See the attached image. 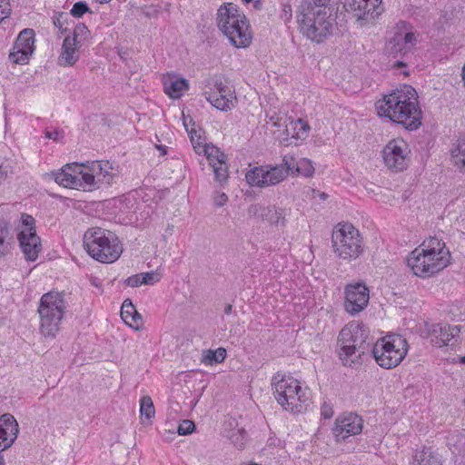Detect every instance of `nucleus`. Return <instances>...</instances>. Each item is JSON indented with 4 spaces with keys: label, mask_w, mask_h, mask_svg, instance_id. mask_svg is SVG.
<instances>
[{
    "label": "nucleus",
    "mask_w": 465,
    "mask_h": 465,
    "mask_svg": "<svg viewBox=\"0 0 465 465\" xmlns=\"http://www.w3.org/2000/svg\"><path fill=\"white\" fill-rule=\"evenodd\" d=\"M314 4L312 5L324 7L329 0H312Z\"/></svg>",
    "instance_id": "6e6d98bb"
},
{
    "label": "nucleus",
    "mask_w": 465,
    "mask_h": 465,
    "mask_svg": "<svg viewBox=\"0 0 465 465\" xmlns=\"http://www.w3.org/2000/svg\"><path fill=\"white\" fill-rule=\"evenodd\" d=\"M15 237L9 221L0 219V259L11 253Z\"/></svg>",
    "instance_id": "a878e982"
},
{
    "label": "nucleus",
    "mask_w": 465,
    "mask_h": 465,
    "mask_svg": "<svg viewBox=\"0 0 465 465\" xmlns=\"http://www.w3.org/2000/svg\"><path fill=\"white\" fill-rule=\"evenodd\" d=\"M451 153L457 165L465 166V140L460 141Z\"/></svg>",
    "instance_id": "4c0bfd02"
},
{
    "label": "nucleus",
    "mask_w": 465,
    "mask_h": 465,
    "mask_svg": "<svg viewBox=\"0 0 465 465\" xmlns=\"http://www.w3.org/2000/svg\"><path fill=\"white\" fill-rule=\"evenodd\" d=\"M244 3L249 4L252 2V0H242Z\"/></svg>",
    "instance_id": "338daca9"
},
{
    "label": "nucleus",
    "mask_w": 465,
    "mask_h": 465,
    "mask_svg": "<svg viewBox=\"0 0 465 465\" xmlns=\"http://www.w3.org/2000/svg\"><path fill=\"white\" fill-rule=\"evenodd\" d=\"M320 197H321V199L325 200L327 195H326V193H321Z\"/></svg>",
    "instance_id": "680f3d73"
},
{
    "label": "nucleus",
    "mask_w": 465,
    "mask_h": 465,
    "mask_svg": "<svg viewBox=\"0 0 465 465\" xmlns=\"http://www.w3.org/2000/svg\"><path fill=\"white\" fill-rule=\"evenodd\" d=\"M371 351L381 367L392 369L405 358L408 352V342L400 334H390L372 344Z\"/></svg>",
    "instance_id": "0eeeda50"
},
{
    "label": "nucleus",
    "mask_w": 465,
    "mask_h": 465,
    "mask_svg": "<svg viewBox=\"0 0 465 465\" xmlns=\"http://www.w3.org/2000/svg\"><path fill=\"white\" fill-rule=\"evenodd\" d=\"M331 242L336 256L344 261L356 260L363 252L362 238L351 223H340L332 232Z\"/></svg>",
    "instance_id": "1a4fd4ad"
},
{
    "label": "nucleus",
    "mask_w": 465,
    "mask_h": 465,
    "mask_svg": "<svg viewBox=\"0 0 465 465\" xmlns=\"http://www.w3.org/2000/svg\"><path fill=\"white\" fill-rule=\"evenodd\" d=\"M31 55L32 54H27V52L25 50L15 49V47H13L12 51L9 54V59L14 64H25L28 63Z\"/></svg>",
    "instance_id": "e433bc0d"
},
{
    "label": "nucleus",
    "mask_w": 465,
    "mask_h": 465,
    "mask_svg": "<svg viewBox=\"0 0 465 465\" xmlns=\"http://www.w3.org/2000/svg\"><path fill=\"white\" fill-rule=\"evenodd\" d=\"M461 76H462V80H463V83H464V85H465V64H464V66L462 68Z\"/></svg>",
    "instance_id": "052dcab7"
},
{
    "label": "nucleus",
    "mask_w": 465,
    "mask_h": 465,
    "mask_svg": "<svg viewBox=\"0 0 465 465\" xmlns=\"http://www.w3.org/2000/svg\"><path fill=\"white\" fill-rule=\"evenodd\" d=\"M142 278V273H138L133 276L128 277L125 280V283L130 287H138L143 284Z\"/></svg>",
    "instance_id": "09e8293b"
},
{
    "label": "nucleus",
    "mask_w": 465,
    "mask_h": 465,
    "mask_svg": "<svg viewBox=\"0 0 465 465\" xmlns=\"http://www.w3.org/2000/svg\"><path fill=\"white\" fill-rule=\"evenodd\" d=\"M216 20L218 28L235 47H246L251 44L252 34L248 21L236 5H222L217 11Z\"/></svg>",
    "instance_id": "39448f33"
},
{
    "label": "nucleus",
    "mask_w": 465,
    "mask_h": 465,
    "mask_svg": "<svg viewBox=\"0 0 465 465\" xmlns=\"http://www.w3.org/2000/svg\"><path fill=\"white\" fill-rule=\"evenodd\" d=\"M258 3H259V2L257 1V2L254 4V6H255V7L259 6V4H258Z\"/></svg>",
    "instance_id": "774afa93"
},
{
    "label": "nucleus",
    "mask_w": 465,
    "mask_h": 465,
    "mask_svg": "<svg viewBox=\"0 0 465 465\" xmlns=\"http://www.w3.org/2000/svg\"><path fill=\"white\" fill-rule=\"evenodd\" d=\"M232 306L231 304H226V306L224 308V313L229 315L232 313Z\"/></svg>",
    "instance_id": "13d9d810"
},
{
    "label": "nucleus",
    "mask_w": 465,
    "mask_h": 465,
    "mask_svg": "<svg viewBox=\"0 0 465 465\" xmlns=\"http://www.w3.org/2000/svg\"><path fill=\"white\" fill-rule=\"evenodd\" d=\"M99 1H100V3H108V2H110L111 0H99Z\"/></svg>",
    "instance_id": "69168bd1"
},
{
    "label": "nucleus",
    "mask_w": 465,
    "mask_h": 465,
    "mask_svg": "<svg viewBox=\"0 0 465 465\" xmlns=\"http://www.w3.org/2000/svg\"><path fill=\"white\" fill-rule=\"evenodd\" d=\"M14 169L12 159L0 156V184L14 174Z\"/></svg>",
    "instance_id": "72a5a7b5"
},
{
    "label": "nucleus",
    "mask_w": 465,
    "mask_h": 465,
    "mask_svg": "<svg viewBox=\"0 0 465 465\" xmlns=\"http://www.w3.org/2000/svg\"><path fill=\"white\" fill-rule=\"evenodd\" d=\"M213 107L220 111L227 112L232 109L237 104L234 90L219 93L208 91L205 98Z\"/></svg>",
    "instance_id": "5701e85b"
},
{
    "label": "nucleus",
    "mask_w": 465,
    "mask_h": 465,
    "mask_svg": "<svg viewBox=\"0 0 465 465\" xmlns=\"http://www.w3.org/2000/svg\"><path fill=\"white\" fill-rule=\"evenodd\" d=\"M409 146L402 139L390 141L382 151V156L386 166L395 172H401L407 168Z\"/></svg>",
    "instance_id": "4468645a"
},
{
    "label": "nucleus",
    "mask_w": 465,
    "mask_h": 465,
    "mask_svg": "<svg viewBox=\"0 0 465 465\" xmlns=\"http://www.w3.org/2000/svg\"><path fill=\"white\" fill-rule=\"evenodd\" d=\"M87 12L91 13V10L85 2H77L71 9V15L76 18L82 17Z\"/></svg>",
    "instance_id": "a19ab883"
},
{
    "label": "nucleus",
    "mask_w": 465,
    "mask_h": 465,
    "mask_svg": "<svg viewBox=\"0 0 465 465\" xmlns=\"http://www.w3.org/2000/svg\"><path fill=\"white\" fill-rule=\"evenodd\" d=\"M378 114L403 125L406 129L416 130L421 124V110L419 107L416 90L411 85L385 95L376 103Z\"/></svg>",
    "instance_id": "f257e3e1"
},
{
    "label": "nucleus",
    "mask_w": 465,
    "mask_h": 465,
    "mask_svg": "<svg viewBox=\"0 0 465 465\" xmlns=\"http://www.w3.org/2000/svg\"><path fill=\"white\" fill-rule=\"evenodd\" d=\"M140 414L141 417L151 419L155 414V409L153 400L150 396H143L140 400Z\"/></svg>",
    "instance_id": "c9c22d12"
},
{
    "label": "nucleus",
    "mask_w": 465,
    "mask_h": 465,
    "mask_svg": "<svg viewBox=\"0 0 465 465\" xmlns=\"http://www.w3.org/2000/svg\"><path fill=\"white\" fill-rule=\"evenodd\" d=\"M121 317L130 327L140 330L143 325L141 314L137 312L131 300L126 299L121 308Z\"/></svg>",
    "instance_id": "cd10ccee"
},
{
    "label": "nucleus",
    "mask_w": 465,
    "mask_h": 465,
    "mask_svg": "<svg viewBox=\"0 0 465 465\" xmlns=\"http://www.w3.org/2000/svg\"><path fill=\"white\" fill-rule=\"evenodd\" d=\"M213 173L215 175V179L222 183L223 181H226L228 177V171H227V164L226 161L220 163L218 164H213Z\"/></svg>",
    "instance_id": "ea45409f"
},
{
    "label": "nucleus",
    "mask_w": 465,
    "mask_h": 465,
    "mask_svg": "<svg viewBox=\"0 0 465 465\" xmlns=\"http://www.w3.org/2000/svg\"><path fill=\"white\" fill-rule=\"evenodd\" d=\"M90 282H91V284L93 286H94V287H96L98 289H101V287H102L100 280L98 278H96V277H92L90 279Z\"/></svg>",
    "instance_id": "5fc2aeb1"
},
{
    "label": "nucleus",
    "mask_w": 465,
    "mask_h": 465,
    "mask_svg": "<svg viewBox=\"0 0 465 465\" xmlns=\"http://www.w3.org/2000/svg\"><path fill=\"white\" fill-rule=\"evenodd\" d=\"M362 428L363 420L361 416L353 412L343 413L336 419L332 433L336 441L341 442L360 434Z\"/></svg>",
    "instance_id": "dca6fc26"
},
{
    "label": "nucleus",
    "mask_w": 465,
    "mask_h": 465,
    "mask_svg": "<svg viewBox=\"0 0 465 465\" xmlns=\"http://www.w3.org/2000/svg\"><path fill=\"white\" fill-rule=\"evenodd\" d=\"M417 44V34L408 32L403 35L396 34L390 42L391 54L397 55L398 54H405L412 50Z\"/></svg>",
    "instance_id": "4be33fe9"
},
{
    "label": "nucleus",
    "mask_w": 465,
    "mask_h": 465,
    "mask_svg": "<svg viewBox=\"0 0 465 465\" xmlns=\"http://www.w3.org/2000/svg\"><path fill=\"white\" fill-rule=\"evenodd\" d=\"M288 175L287 166L282 163V164L254 167L246 173L245 179L251 186L264 188L279 184Z\"/></svg>",
    "instance_id": "9b49d317"
},
{
    "label": "nucleus",
    "mask_w": 465,
    "mask_h": 465,
    "mask_svg": "<svg viewBox=\"0 0 465 465\" xmlns=\"http://www.w3.org/2000/svg\"><path fill=\"white\" fill-rule=\"evenodd\" d=\"M191 142L195 153L198 154L203 153L205 152V148L209 146V144H205L201 141V136L195 139L193 134H191Z\"/></svg>",
    "instance_id": "a18cd8bd"
},
{
    "label": "nucleus",
    "mask_w": 465,
    "mask_h": 465,
    "mask_svg": "<svg viewBox=\"0 0 465 465\" xmlns=\"http://www.w3.org/2000/svg\"><path fill=\"white\" fill-rule=\"evenodd\" d=\"M283 12L287 15L289 14V15L291 16V12H292V8H291V5H284L283 7Z\"/></svg>",
    "instance_id": "bf43d9fd"
},
{
    "label": "nucleus",
    "mask_w": 465,
    "mask_h": 465,
    "mask_svg": "<svg viewBox=\"0 0 465 465\" xmlns=\"http://www.w3.org/2000/svg\"><path fill=\"white\" fill-rule=\"evenodd\" d=\"M228 201V197L224 193H219L214 197V203L216 206H223Z\"/></svg>",
    "instance_id": "3c124183"
},
{
    "label": "nucleus",
    "mask_w": 465,
    "mask_h": 465,
    "mask_svg": "<svg viewBox=\"0 0 465 465\" xmlns=\"http://www.w3.org/2000/svg\"><path fill=\"white\" fill-rule=\"evenodd\" d=\"M83 242L89 255L101 262H114L123 252L122 244L115 233L100 227L87 230Z\"/></svg>",
    "instance_id": "423d86ee"
},
{
    "label": "nucleus",
    "mask_w": 465,
    "mask_h": 465,
    "mask_svg": "<svg viewBox=\"0 0 465 465\" xmlns=\"http://www.w3.org/2000/svg\"><path fill=\"white\" fill-rule=\"evenodd\" d=\"M183 125H184V127H185L186 131H187L190 134H193V129L189 130L188 126H189V124H191V123L193 122V119H192L190 116H187V117H186V116L184 115V113H183Z\"/></svg>",
    "instance_id": "864d4df0"
},
{
    "label": "nucleus",
    "mask_w": 465,
    "mask_h": 465,
    "mask_svg": "<svg viewBox=\"0 0 465 465\" xmlns=\"http://www.w3.org/2000/svg\"><path fill=\"white\" fill-rule=\"evenodd\" d=\"M273 378L272 386L275 399L278 403L286 411L291 412H302L304 404L308 401L305 392L302 391L299 381L292 377Z\"/></svg>",
    "instance_id": "9d476101"
},
{
    "label": "nucleus",
    "mask_w": 465,
    "mask_h": 465,
    "mask_svg": "<svg viewBox=\"0 0 465 465\" xmlns=\"http://www.w3.org/2000/svg\"><path fill=\"white\" fill-rule=\"evenodd\" d=\"M163 88L167 95L173 99H179L183 92L189 88V83L184 78L167 76L163 80Z\"/></svg>",
    "instance_id": "c85d7f7f"
},
{
    "label": "nucleus",
    "mask_w": 465,
    "mask_h": 465,
    "mask_svg": "<svg viewBox=\"0 0 465 465\" xmlns=\"http://www.w3.org/2000/svg\"><path fill=\"white\" fill-rule=\"evenodd\" d=\"M22 228L17 239L26 257L30 261H35L41 251L40 238L36 235L35 220L27 213L21 214Z\"/></svg>",
    "instance_id": "f8f14e48"
},
{
    "label": "nucleus",
    "mask_w": 465,
    "mask_h": 465,
    "mask_svg": "<svg viewBox=\"0 0 465 465\" xmlns=\"http://www.w3.org/2000/svg\"><path fill=\"white\" fill-rule=\"evenodd\" d=\"M259 212H261L262 216L265 215L271 223L285 225V216L287 214L285 209L276 207L265 208L258 204L252 205L249 209L250 213L257 214Z\"/></svg>",
    "instance_id": "bb28decb"
},
{
    "label": "nucleus",
    "mask_w": 465,
    "mask_h": 465,
    "mask_svg": "<svg viewBox=\"0 0 465 465\" xmlns=\"http://www.w3.org/2000/svg\"><path fill=\"white\" fill-rule=\"evenodd\" d=\"M297 122L302 125V128L304 131H308L310 129L308 124H306L302 119H298Z\"/></svg>",
    "instance_id": "4d7b16f0"
},
{
    "label": "nucleus",
    "mask_w": 465,
    "mask_h": 465,
    "mask_svg": "<svg viewBox=\"0 0 465 465\" xmlns=\"http://www.w3.org/2000/svg\"><path fill=\"white\" fill-rule=\"evenodd\" d=\"M450 259V253L445 243L431 237L410 253L407 264L415 275L426 278L444 269Z\"/></svg>",
    "instance_id": "f03ea898"
},
{
    "label": "nucleus",
    "mask_w": 465,
    "mask_h": 465,
    "mask_svg": "<svg viewBox=\"0 0 465 465\" xmlns=\"http://www.w3.org/2000/svg\"><path fill=\"white\" fill-rule=\"evenodd\" d=\"M11 14V6L9 0H0V23L9 17Z\"/></svg>",
    "instance_id": "c03bdc74"
},
{
    "label": "nucleus",
    "mask_w": 465,
    "mask_h": 465,
    "mask_svg": "<svg viewBox=\"0 0 465 465\" xmlns=\"http://www.w3.org/2000/svg\"><path fill=\"white\" fill-rule=\"evenodd\" d=\"M67 15L64 13H60L54 18V25L61 30L62 33L66 32L67 28H64V25L66 22Z\"/></svg>",
    "instance_id": "49530a36"
},
{
    "label": "nucleus",
    "mask_w": 465,
    "mask_h": 465,
    "mask_svg": "<svg viewBox=\"0 0 465 465\" xmlns=\"http://www.w3.org/2000/svg\"><path fill=\"white\" fill-rule=\"evenodd\" d=\"M19 426L13 415L5 413L0 416V451L9 448L16 440Z\"/></svg>",
    "instance_id": "6ab92c4d"
},
{
    "label": "nucleus",
    "mask_w": 465,
    "mask_h": 465,
    "mask_svg": "<svg viewBox=\"0 0 465 465\" xmlns=\"http://www.w3.org/2000/svg\"><path fill=\"white\" fill-rule=\"evenodd\" d=\"M83 165L78 163H67L60 170L52 172L49 175L56 183L65 188L87 191L86 181L90 177H83Z\"/></svg>",
    "instance_id": "ddd939ff"
},
{
    "label": "nucleus",
    "mask_w": 465,
    "mask_h": 465,
    "mask_svg": "<svg viewBox=\"0 0 465 465\" xmlns=\"http://www.w3.org/2000/svg\"><path fill=\"white\" fill-rule=\"evenodd\" d=\"M209 161V164L213 166V164H218L226 161V155L216 146L209 145L205 148V152L203 153Z\"/></svg>",
    "instance_id": "473e14b6"
},
{
    "label": "nucleus",
    "mask_w": 465,
    "mask_h": 465,
    "mask_svg": "<svg viewBox=\"0 0 465 465\" xmlns=\"http://www.w3.org/2000/svg\"><path fill=\"white\" fill-rule=\"evenodd\" d=\"M232 88L229 87L224 82V78L221 74H213L208 76L203 83V95L206 97V93L215 92L219 93H226V91H231Z\"/></svg>",
    "instance_id": "c756f323"
},
{
    "label": "nucleus",
    "mask_w": 465,
    "mask_h": 465,
    "mask_svg": "<svg viewBox=\"0 0 465 465\" xmlns=\"http://www.w3.org/2000/svg\"><path fill=\"white\" fill-rule=\"evenodd\" d=\"M142 13L148 18L156 17L159 14V7L156 5H144L142 8Z\"/></svg>",
    "instance_id": "de8ad7c7"
},
{
    "label": "nucleus",
    "mask_w": 465,
    "mask_h": 465,
    "mask_svg": "<svg viewBox=\"0 0 465 465\" xmlns=\"http://www.w3.org/2000/svg\"><path fill=\"white\" fill-rule=\"evenodd\" d=\"M368 287L361 282L348 284L345 288L344 309L351 315L361 312L369 303Z\"/></svg>",
    "instance_id": "f3484780"
},
{
    "label": "nucleus",
    "mask_w": 465,
    "mask_h": 465,
    "mask_svg": "<svg viewBox=\"0 0 465 465\" xmlns=\"http://www.w3.org/2000/svg\"><path fill=\"white\" fill-rule=\"evenodd\" d=\"M226 358V350L218 348L215 351L208 350L205 352L203 361L206 364L220 363Z\"/></svg>",
    "instance_id": "f704fd0d"
},
{
    "label": "nucleus",
    "mask_w": 465,
    "mask_h": 465,
    "mask_svg": "<svg viewBox=\"0 0 465 465\" xmlns=\"http://www.w3.org/2000/svg\"><path fill=\"white\" fill-rule=\"evenodd\" d=\"M460 362L465 363V356L460 358Z\"/></svg>",
    "instance_id": "0e129e2a"
},
{
    "label": "nucleus",
    "mask_w": 465,
    "mask_h": 465,
    "mask_svg": "<svg viewBox=\"0 0 465 465\" xmlns=\"http://www.w3.org/2000/svg\"><path fill=\"white\" fill-rule=\"evenodd\" d=\"M412 465H441V461L430 449L416 451Z\"/></svg>",
    "instance_id": "2f4dec72"
},
{
    "label": "nucleus",
    "mask_w": 465,
    "mask_h": 465,
    "mask_svg": "<svg viewBox=\"0 0 465 465\" xmlns=\"http://www.w3.org/2000/svg\"><path fill=\"white\" fill-rule=\"evenodd\" d=\"M66 305L64 296L59 292L45 293L38 307L40 331L45 337H54L59 330Z\"/></svg>",
    "instance_id": "6e6552de"
},
{
    "label": "nucleus",
    "mask_w": 465,
    "mask_h": 465,
    "mask_svg": "<svg viewBox=\"0 0 465 465\" xmlns=\"http://www.w3.org/2000/svg\"><path fill=\"white\" fill-rule=\"evenodd\" d=\"M382 0H347L345 5L358 21L372 22L383 12Z\"/></svg>",
    "instance_id": "a211bd4d"
},
{
    "label": "nucleus",
    "mask_w": 465,
    "mask_h": 465,
    "mask_svg": "<svg viewBox=\"0 0 465 465\" xmlns=\"http://www.w3.org/2000/svg\"><path fill=\"white\" fill-rule=\"evenodd\" d=\"M143 284L153 285L158 282L161 279V274L158 272H142V278Z\"/></svg>",
    "instance_id": "79ce46f5"
},
{
    "label": "nucleus",
    "mask_w": 465,
    "mask_h": 465,
    "mask_svg": "<svg viewBox=\"0 0 465 465\" xmlns=\"http://www.w3.org/2000/svg\"><path fill=\"white\" fill-rule=\"evenodd\" d=\"M45 138H47V139L58 141L60 134L57 130H54V131L46 130L45 133Z\"/></svg>",
    "instance_id": "603ef678"
},
{
    "label": "nucleus",
    "mask_w": 465,
    "mask_h": 465,
    "mask_svg": "<svg viewBox=\"0 0 465 465\" xmlns=\"http://www.w3.org/2000/svg\"><path fill=\"white\" fill-rule=\"evenodd\" d=\"M13 47H15V49L25 50L27 52V54H33V52L35 50L34 30L27 28L21 31Z\"/></svg>",
    "instance_id": "7c9ffc66"
},
{
    "label": "nucleus",
    "mask_w": 465,
    "mask_h": 465,
    "mask_svg": "<svg viewBox=\"0 0 465 465\" xmlns=\"http://www.w3.org/2000/svg\"><path fill=\"white\" fill-rule=\"evenodd\" d=\"M296 21L300 32L317 44L329 37L334 28L331 13L325 7L312 5L310 0H303L297 7Z\"/></svg>",
    "instance_id": "7ed1b4c3"
},
{
    "label": "nucleus",
    "mask_w": 465,
    "mask_h": 465,
    "mask_svg": "<svg viewBox=\"0 0 465 465\" xmlns=\"http://www.w3.org/2000/svg\"><path fill=\"white\" fill-rule=\"evenodd\" d=\"M282 163L287 166L289 173L301 174L305 177H312L315 172L312 162L307 158H301L297 161L293 155L285 154Z\"/></svg>",
    "instance_id": "412c9836"
},
{
    "label": "nucleus",
    "mask_w": 465,
    "mask_h": 465,
    "mask_svg": "<svg viewBox=\"0 0 465 465\" xmlns=\"http://www.w3.org/2000/svg\"><path fill=\"white\" fill-rule=\"evenodd\" d=\"M195 425L190 420H183L177 428V432L180 435H188L194 430Z\"/></svg>",
    "instance_id": "37998d69"
},
{
    "label": "nucleus",
    "mask_w": 465,
    "mask_h": 465,
    "mask_svg": "<svg viewBox=\"0 0 465 465\" xmlns=\"http://www.w3.org/2000/svg\"><path fill=\"white\" fill-rule=\"evenodd\" d=\"M339 356L343 365L353 366L361 363V358L371 350L372 341H369V331L363 324L351 322L343 327L337 340Z\"/></svg>",
    "instance_id": "20e7f679"
},
{
    "label": "nucleus",
    "mask_w": 465,
    "mask_h": 465,
    "mask_svg": "<svg viewBox=\"0 0 465 465\" xmlns=\"http://www.w3.org/2000/svg\"><path fill=\"white\" fill-rule=\"evenodd\" d=\"M460 332V329L459 326H450L449 324L437 323L432 324L429 328L431 342L438 347L449 345L450 341L458 336Z\"/></svg>",
    "instance_id": "aec40b11"
},
{
    "label": "nucleus",
    "mask_w": 465,
    "mask_h": 465,
    "mask_svg": "<svg viewBox=\"0 0 465 465\" xmlns=\"http://www.w3.org/2000/svg\"><path fill=\"white\" fill-rule=\"evenodd\" d=\"M78 45L75 39H71L70 35L64 38L62 51L58 57V64L61 66H72L78 61L79 55L76 52Z\"/></svg>",
    "instance_id": "393cba45"
},
{
    "label": "nucleus",
    "mask_w": 465,
    "mask_h": 465,
    "mask_svg": "<svg viewBox=\"0 0 465 465\" xmlns=\"http://www.w3.org/2000/svg\"><path fill=\"white\" fill-rule=\"evenodd\" d=\"M223 435L239 449H242L247 440L246 430L242 427H239L237 421L232 418L225 420Z\"/></svg>",
    "instance_id": "b1692460"
},
{
    "label": "nucleus",
    "mask_w": 465,
    "mask_h": 465,
    "mask_svg": "<svg viewBox=\"0 0 465 465\" xmlns=\"http://www.w3.org/2000/svg\"><path fill=\"white\" fill-rule=\"evenodd\" d=\"M88 35L89 30L87 26L83 23H79L75 25L71 39H75V42L79 44L81 40L87 39Z\"/></svg>",
    "instance_id": "58836bf2"
},
{
    "label": "nucleus",
    "mask_w": 465,
    "mask_h": 465,
    "mask_svg": "<svg viewBox=\"0 0 465 465\" xmlns=\"http://www.w3.org/2000/svg\"><path fill=\"white\" fill-rule=\"evenodd\" d=\"M321 414L324 419L331 418L333 415L332 407L329 403L324 402L321 407Z\"/></svg>",
    "instance_id": "8fccbe9b"
},
{
    "label": "nucleus",
    "mask_w": 465,
    "mask_h": 465,
    "mask_svg": "<svg viewBox=\"0 0 465 465\" xmlns=\"http://www.w3.org/2000/svg\"><path fill=\"white\" fill-rule=\"evenodd\" d=\"M396 65H397V66H401V65H403V63H402V62L398 61V62L396 63Z\"/></svg>",
    "instance_id": "e2e57ef3"
},
{
    "label": "nucleus",
    "mask_w": 465,
    "mask_h": 465,
    "mask_svg": "<svg viewBox=\"0 0 465 465\" xmlns=\"http://www.w3.org/2000/svg\"><path fill=\"white\" fill-rule=\"evenodd\" d=\"M84 176L90 177L86 183L87 191H93L99 187L100 183L109 184L114 177L113 167L109 162L94 161L91 163H82Z\"/></svg>",
    "instance_id": "2eb2a0df"
}]
</instances>
